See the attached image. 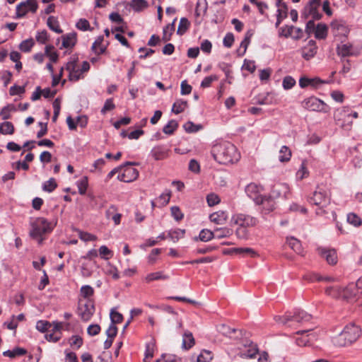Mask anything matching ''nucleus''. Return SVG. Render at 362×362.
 Instances as JSON below:
<instances>
[{
    "mask_svg": "<svg viewBox=\"0 0 362 362\" xmlns=\"http://www.w3.org/2000/svg\"><path fill=\"white\" fill-rule=\"evenodd\" d=\"M211 154L221 164H230L239 160L240 155L236 147L228 141L217 143L212 146Z\"/></svg>",
    "mask_w": 362,
    "mask_h": 362,
    "instance_id": "1",
    "label": "nucleus"
},
{
    "mask_svg": "<svg viewBox=\"0 0 362 362\" xmlns=\"http://www.w3.org/2000/svg\"><path fill=\"white\" fill-rule=\"evenodd\" d=\"M30 236L41 245L45 239L44 236L53 230L54 224L45 218L38 217L30 221Z\"/></svg>",
    "mask_w": 362,
    "mask_h": 362,
    "instance_id": "2",
    "label": "nucleus"
},
{
    "mask_svg": "<svg viewBox=\"0 0 362 362\" xmlns=\"http://www.w3.org/2000/svg\"><path fill=\"white\" fill-rule=\"evenodd\" d=\"M309 203L318 206L316 210L317 215H324L327 213L326 208L330 204V192L323 186H317L313 195L308 199Z\"/></svg>",
    "mask_w": 362,
    "mask_h": 362,
    "instance_id": "3",
    "label": "nucleus"
},
{
    "mask_svg": "<svg viewBox=\"0 0 362 362\" xmlns=\"http://www.w3.org/2000/svg\"><path fill=\"white\" fill-rule=\"evenodd\" d=\"M64 69L68 72L69 81L76 82L84 78L83 74L90 69V64L85 61L81 66H79L78 64V58H71Z\"/></svg>",
    "mask_w": 362,
    "mask_h": 362,
    "instance_id": "4",
    "label": "nucleus"
},
{
    "mask_svg": "<svg viewBox=\"0 0 362 362\" xmlns=\"http://www.w3.org/2000/svg\"><path fill=\"white\" fill-rule=\"evenodd\" d=\"M361 334L359 327L350 324L336 337L335 343L341 346H346L356 341Z\"/></svg>",
    "mask_w": 362,
    "mask_h": 362,
    "instance_id": "5",
    "label": "nucleus"
},
{
    "mask_svg": "<svg viewBox=\"0 0 362 362\" xmlns=\"http://www.w3.org/2000/svg\"><path fill=\"white\" fill-rule=\"evenodd\" d=\"M320 2L321 0H310L301 12V18L320 20L322 18V14L319 11Z\"/></svg>",
    "mask_w": 362,
    "mask_h": 362,
    "instance_id": "6",
    "label": "nucleus"
},
{
    "mask_svg": "<svg viewBox=\"0 0 362 362\" xmlns=\"http://www.w3.org/2000/svg\"><path fill=\"white\" fill-rule=\"evenodd\" d=\"M134 163L127 162L124 165L120 166L121 173L117 179L124 182H130L135 180L139 176V171L133 167Z\"/></svg>",
    "mask_w": 362,
    "mask_h": 362,
    "instance_id": "7",
    "label": "nucleus"
},
{
    "mask_svg": "<svg viewBox=\"0 0 362 362\" xmlns=\"http://www.w3.org/2000/svg\"><path fill=\"white\" fill-rule=\"evenodd\" d=\"M262 187L255 183H250L247 185L245 192L247 195L251 198L257 204H265L266 202H269L266 197L262 196Z\"/></svg>",
    "mask_w": 362,
    "mask_h": 362,
    "instance_id": "8",
    "label": "nucleus"
},
{
    "mask_svg": "<svg viewBox=\"0 0 362 362\" xmlns=\"http://www.w3.org/2000/svg\"><path fill=\"white\" fill-rule=\"evenodd\" d=\"M303 105L305 109L310 111H317L327 113L330 110L329 105L315 97H310L305 100L303 103Z\"/></svg>",
    "mask_w": 362,
    "mask_h": 362,
    "instance_id": "9",
    "label": "nucleus"
},
{
    "mask_svg": "<svg viewBox=\"0 0 362 362\" xmlns=\"http://www.w3.org/2000/svg\"><path fill=\"white\" fill-rule=\"evenodd\" d=\"M231 223L237 225L238 227L248 228L255 226L257 223V220L250 215L238 214L233 216Z\"/></svg>",
    "mask_w": 362,
    "mask_h": 362,
    "instance_id": "10",
    "label": "nucleus"
},
{
    "mask_svg": "<svg viewBox=\"0 0 362 362\" xmlns=\"http://www.w3.org/2000/svg\"><path fill=\"white\" fill-rule=\"evenodd\" d=\"M334 118L337 123L342 127H345L346 125L351 126L352 124L351 112L347 107L337 109L334 114Z\"/></svg>",
    "mask_w": 362,
    "mask_h": 362,
    "instance_id": "11",
    "label": "nucleus"
},
{
    "mask_svg": "<svg viewBox=\"0 0 362 362\" xmlns=\"http://www.w3.org/2000/svg\"><path fill=\"white\" fill-rule=\"evenodd\" d=\"M78 310V315L81 316V319L84 321H88L93 315L95 308L93 303L88 299L85 302L83 300L79 301Z\"/></svg>",
    "mask_w": 362,
    "mask_h": 362,
    "instance_id": "12",
    "label": "nucleus"
},
{
    "mask_svg": "<svg viewBox=\"0 0 362 362\" xmlns=\"http://www.w3.org/2000/svg\"><path fill=\"white\" fill-rule=\"evenodd\" d=\"M332 32L335 37H346L349 33V28L344 21L334 20L330 25Z\"/></svg>",
    "mask_w": 362,
    "mask_h": 362,
    "instance_id": "13",
    "label": "nucleus"
},
{
    "mask_svg": "<svg viewBox=\"0 0 362 362\" xmlns=\"http://www.w3.org/2000/svg\"><path fill=\"white\" fill-rule=\"evenodd\" d=\"M37 9L36 0H27L21 2L16 6V16L18 18H22L29 11L35 13Z\"/></svg>",
    "mask_w": 362,
    "mask_h": 362,
    "instance_id": "14",
    "label": "nucleus"
},
{
    "mask_svg": "<svg viewBox=\"0 0 362 362\" xmlns=\"http://www.w3.org/2000/svg\"><path fill=\"white\" fill-rule=\"evenodd\" d=\"M326 83V81L317 77L310 78L306 76H302L299 79V86L301 88H310L313 89H317L322 88V85Z\"/></svg>",
    "mask_w": 362,
    "mask_h": 362,
    "instance_id": "15",
    "label": "nucleus"
},
{
    "mask_svg": "<svg viewBox=\"0 0 362 362\" xmlns=\"http://www.w3.org/2000/svg\"><path fill=\"white\" fill-rule=\"evenodd\" d=\"M281 319L283 324H286L290 321L303 322L309 321L311 319V315L303 310H298L293 315H285Z\"/></svg>",
    "mask_w": 362,
    "mask_h": 362,
    "instance_id": "16",
    "label": "nucleus"
},
{
    "mask_svg": "<svg viewBox=\"0 0 362 362\" xmlns=\"http://www.w3.org/2000/svg\"><path fill=\"white\" fill-rule=\"evenodd\" d=\"M318 254L324 259H326L328 264H335L337 262V252L334 249H329L326 247H318Z\"/></svg>",
    "mask_w": 362,
    "mask_h": 362,
    "instance_id": "17",
    "label": "nucleus"
},
{
    "mask_svg": "<svg viewBox=\"0 0 362 362\" xmlns=\"http://www.w3.org/2000/svg\"><path fill=\"white\" fill-rule=\"evenodd\" d=\"M274 102V94L272 92H259L252 98V103L269 105Z\"/></svg>",
    "mask_w": 362,
    "mask_h": 362,
    "instance_id": "18",
    "label": "nucleus"
},
{
    "mask_svg": "<svg viewBox=\"0 0 362 362\" xmlns=\"http://www.w3.org/2000/svg\"><path fill=\"white\" fill-rule=\"evenodd\" d=\"M337 54L341 57H346L350 56H356L358 51L353 47L351 44L346 43L341 44L337 47Z\"/></svg>",
    "mask_w": 362,
    "mask_h": 362,
    "instance_id": "19",
    "label": "nucleus"
},
{
    "mask_svg": "<svg viewBox=\"0 0 362 362\" xmlns=\"http://www.w3.org/2000/svg\"><path fill=\"white\" fill-rule=\"evenodd\" d=\"M317 47L314 40H310L306 46H305L302 50L301 54L302 57L306 59L309 60L313 58L315 54L317 53Z\"/></svg>",
    "mask_w": 362,
    "mask_h": 362,
    "instance_id": "20",
    "label": "nucleus"
},
{
    "mask_svg": "<svg viewBox=\"0 0 362 362\" xmlns=\"http://www.w3.org/2000/svg\"><path fill=\"white\" fill-rule=\"evenodd\" d=\"M169 149L163 146H157L152 148L151 156L156 160H163L168 157Z\"/></svg>",
    "mask_w": 362,
    "mask_h": 362,
    "instance_id": "21",
    "label": "nucleus"
},
{
    "mask_svg": "<svg viewBox=\"0 0 362 362\" xmlns=\"http://www.w3.org/2000/svg\"><path fill=\"white\" fill-rule=\"evenodd\" d=\"M325 292L327 296L332 298L343 299V287L340 286L332 285L327 286Z\"/></svg>",
    "mask_w": 362,
    "mask_h": 362,
    "instance_id": "22",
    "label": "nucleus"
},
{
    "mask_svg": "<svg viewBox=\"0 0 362 362\" xmlns=\"http://www.w3.org/2000/svg\"><path fill=\"white\" fill-rule=\"evenodd\" d=\"M62 47L72 48L77 42V34L74 32L69 33L62 36Z\"/></svg>",
    "mask_w": 362,
    "mask_h": 362,
    "instance_id": "23",
    "label": "nucleus"
},
{
    "mask_svg": "<svg viewBox=\"0 0 362 362\" xmlns=\"http://www.w3.org/2000/svg\"><path fill=\"white\" fill-rule=\"evenodd\" d=\"M209 219L211 222L216 224L223 225L228 219V214L224 211H218L211 214L209 216Z\"/></svg>",
    "mask_w": 362,
    "mask_h": 362,
    "instance_id": "24",
    "label": "nucleus"
},
{
    "mask_svg": "<svg viewBox=\"0 0 362 362\" xmlns=\"http://www.w3.org/2000/svg\"><path fill=\"white\" fill-rule=\"evenodd\" d=\"M289 192L288 185L284 183H279L275 185L272 188V194L274 197H286Z\"/></svg>",
    "mask_w": 362,
    "mask_h": 362,
    "instance_id": "25",
    "label": "nucleus"
},
{
    "mask_svg": "<svg viewBox=\"0 0 362 362\" xmlns=\"http://www.w3.org/2000/svg\"><path fill=\"white\" fill-rule=\"evenodd\" d=\"M233 233V229L227 227L216 228L214 230V238L217 239L230 237L232 235Z\"/></svg>",
    "mask_w": 362,
    "mask_h": 362,
    "instance_id": "26",
    "label": "nucleus"
},
{
    "mask_svg": "<svg viewBox=\"0 0 362 362\" xmlns=\"http://www.w3.org/2000/svg\"><path fill=\"white\" fill-rule=\"evenodd\" d=\"M286 243L289 247L298 254L303 253V247L300 240L294 237H289L286 238Z\"/></svg>",
    "mask_w": 362,
    "mask_h": 362,
    "instance_id": "27",
    "label": "nucleus"
},
{
    "mask_svg": "<svg viewBox=\"0 0 362 362\" xmlns=\"http://www.w3.org/2000/svg\"><path fill=\"white\" fill-rule=\"evenodd\" d=\"M185 234V229L177 228L170 230L168 233V237L174 243L184 238Z\"/></svg>",
    "mask_w": 362,
    "mask_h": 362,
    "instance_id": "28",
    "label": "nucleus"
},
{
    "mask_svg": "<svg viewBox=\"0 0 362 362\" xmlns=\"http://www.w3.org/2000/svg\"><path fill=\"white\" fill-rule=\"evenodd\" d=\"M214 238V231L208 229H202L198 237H195L194 240L195 241L200 240L202 242H208Z\"/></svg>",
    "mask_w": 362,
    "mask_h": 362,
    "instance_id": "29",
    "label": "nucleus"
},
{
    "mask_svg": "<svg viewBox=\"0 0 362 362\" xmlns=\"http://www.w3.org/2000/svg\"><path fill=\"white\" fill-rule=\"evenodd\" d=\"M327 26L324 23H318L315 30V37L317 39H325L327 35Z\"/></svg>",
    "mask_w": 362,
    "mask_h": 362,
    "instance_id": "30",
    "label": "nucleus"
},
{
    "mask_svg": "<svg viewBox=\"0 0 362 362\" xmlns=\"http://www.w3.org/2000/svg\"><path fill=\"white\" fill-rule=\"evenodd\" d=\"M171 197V192L170 189H165L158 198L156 202H158V207H163L167 205Z\"/></svg>",
    "mask_w": 362,
    "mask_h": 362,
    "instance_id": "31",
    "label": "nucleus"
},
{
    "mask_svg": "<svg viewBox=\"0 0 362 362\" xmlns=\"http://www.w3.org/2000/svg\"><path fill=\"white\" fill-rule=\"evenodd\" d=\"M47 24L49 28L53 30L54 32L59 34L62 33L63 30L61 29L59 26V23L57 17L49 16L47 18Z\"/></svg>",
    "mask_w": 362,
    "mask_h": 362,
    "instance_id": "32",
    "label": "nucleus"
},
{
    "mask_svg": "<svg viewBox=\"0 0 362 362\" xmlns=\"http://www.w3.org/2000/svg\"><path fill=\"white\" fill-rule=\"evenodd\" d=\"M103 36H99L92 45V49L95 54L99 55L105 52L106 47L103 45Z\"/></svg>",
    "mask_w": 362,
    "mask_h": 362,
    "instance_id": "33",
    "label": "nucleus"
},
{
    "mask_svg": "<svg viewBox=\"0 0 362 362\" xmlns=\"http://www.w3.org/2000/svg\"><path fill=\"white\" fill-rule=\"evenodd\" d=\"M194 343L192 334L189 332H186L183 335L182 347L185 349H189L194 345Z\"/></svg>",
    "mask_w": 362,
    "mask_h": 362,
    "instance_id": "34",
    "label": "nucleus"
},
{
    "mask_svg": "<svg viewBox=\"0 0 362 362\" xmlns=\"http://www.w3.org/2000/svg\"><path fill=\"white\" fill-rule=\"evenodd\" d=\"M168 278V276L164 274L163 272H156L147 274L145 277V280L146 282L149 283L156 280H165Z\"/></svg>",
    "mask_w": 362,
    "mask_h": 362,
    "instance_id": "35",
    "label": "nucleus"
},
{
    "mask_svg": "<svg viewBox=\"0 0 362 362\" xmlns=\"http://www.w3.org/2000/svg\"><path fill=\"white\" fill-rule=\"evenodd\" d=\"M291 158V151L286 146H283L279 151V160L281 163L288 162Z\"/></svg>",
    "mask_w": 362,
    "mask_h": 362,
    "instance_id": "36",
    "label": "nucleus"
},
{
    "mask_svg": "<svg viewBox=\"0 0 362 362\" xmlns=\"http://www.w3.org/2000/svg\"><path fill=\"white\" fill-rule=\"evenodd\" d=\"M45 54L49 57L52 62L56 63L59 59L58 53L54 50L53 45H47L45 47Z\"/></svg>",
    "mask_w": 362,
    "mask_h": 362,
    "instance_id": "37",
    "label": "nucleus"
},
{
    "mask_svg": "<svg viewBox=\"0 0 362 362\" xmlns=\"http://www.w3.org/2000/svg\"><path fill=\"white\" fill-rule=\"evenodd\" d=\"M15 111H16V106L13 104H8L1 109L0 116L2 119L6 120L10 118L11 112Z\"/></svg>",
    "mask_w": 362,
    "mask_h": 362,
    "instance_id": "38",
    "label": "nucleus"
},
{
    "mask_svg": "<svg viewBox=\"0 0 362 362\" xmlns=\"http://www.w3.org/2000/svg\"><path fill=\"white\" fill-rule=\"evenodd\" d=\"M26 350L23 348L17 347L13 350H8L3 353L4 356H7L9 358H15L16 356H20L25 355L26 354Z\"/></svg>",
    "mask_w": 362,
    "mask_h": 362,
    "instance_id": "39",
    "label": "nucleus"
},
{
    "mask_svg": "<svg viewBox=\"0 0 362 362\" xmlns=\"http://www.w3.org/2000/svg\"><path fill=\"white\" fill-rule=\"evenodd\" d=\"M187 106V102L183 100H176L172 108V111L175 114H179L183 112Z\"/></svg>",
    "mask_w": 362,
    "mask_h": 362,
    "instance_id": "40",
    "label": "nucleus"
},
{
    "mask_svg": "<svg viewBox=\"0 0 362 362\" xmlns=\"http://www.w3.org/2000/svg\"><path fill=\"white\" fill-rule=\"evenodd\" d=\"M233 251L237 254L246 255L252 257L259 256L258 253L255 250L250 247H237L234 248Z\"/></svg>",
    "mask_w": 362,
    "mask_h": 362,
    "instance_id": "41",
    "label": "nucleus"
},
{
    "mask_svg": "<svg viewBox=\"0 0 362 362\" xmlns=\"http://www.w3.org/2000/svg\"><path fill=\"white\" fill-rule=\"evenodd\" d=\"M190 23L186 18H182L177 30V35H182L189 28Z\"/></svg>",
    "mask_w": 362,
    "mask_h": 362,
    "instance_id": "42",
    "label": "nucleus"
},
{
    "mask_svg": "<svg viewBox=\"0 0 362 362\" xmlns=\"http://www.w3.org/2000/svg\"><path fill=\"white\" fill-rule=\"evenodd\" d=\"M14 132V127L10 122H4L0 124V133L3 134H12Z\"/></svg>",
    "mask_w": 362,
    "mask_h": 362,
    "instance_id": "43",
    "label": "nucleus"
},
{
    "mask_svg": "<svg viewBox=\"0 0 362 362\" xmlns=\"http://www.w3.org/2000/svg\"><path fill=\"white\" fill-rule=\"evenodd\" d=\"M35 42L33 38L27 39L21 42L19 49L23 52H29L34 46Z\"/></svg>",
    "mask_w": 362,
    "mask_h": 362,
    "instance_id": "44",
    "label": "nucleus"
},
{
    "mask_svg": "<svg viewBox=\"0 0 362 362\" xmlns=\"http://www.w3.org/2000/svg\"><path fill=\"white\" fill-rule=\"evenodd\" d=\"M347 221L349 223L357 227L362 224L361 218L354 213H349L347 215Z\"/></svg>",
    "mask_w": 362,
    "mask_h": 362,
    "instance_id": "45",
    "label": "nucleus"
},
{
    "mask_svg": "<svg viewBox=\"0 0 362 362\" xmlns=\"http://www.w3.org/2000/svg\"><path fill=\"white\" fill-rule=\"evenodd\" d=\"M174 30V23H173L172 24H168L163 28V40L164 42H168L170 40L171 35L173 33Z\"/></svg>",
    "mask_w": 362,
    "mask_h": 362,
    "instance_id": "46",
    "label": "nucleus"
},
{
    "mask_svg": "<svg viewBox=\"0 0 362 362\" xmlns=\"http://www.w3.org/2000/svg\"><path fill=\"white\" fill-rule=\"evenodd\" d=\"M258 349L256 345L252 344L251 348L245 352L240 353V357L243 358H253L256 356Z\"/></svg>",
    "mask_w": 362,
    "mask_h": 362,
    "instance_id": "47",
    "label": "nucleus"
},
{
    "mask_svg": "<svg viewBox=\"0 0 362 362\" xmlns=\"http://www.w3.org/2000/svg\"><path fill=\"white\" fill-rule=\"evenodd\" d=\"M88 177H83L77 182V187L80 194H85L88 188Z\"/></svg>",
    "mask_w": 362,
    "mask_h": 362,
    "instance_id": "48",
    "label": "nucleus"
},
{
    "mask_svg": "<svg viewBox=\"0 0 362 362\" xmlns=\"http://www.w3.org/2000/svg\"><path fill=\"white\" fill-rule=\"evenodd\" d=\"M213 358V354L208 350H203L197 357V362H209Z\"/></svg>",
    "mask_w": 362,
    "mask_h": 362,
    "instance_id": "49",
    "label": "nucleus"
},
{
    "mask_svg": "<svg viewBox=\"0 0 362 362\" xmlns=\"http://www.w3.org/2000/svg\"><path fill=\"white\" fill-rule=\"evenodd\" d=\"M177 127V123L175 120H170L167 124L163 127V132L166 134H172Z\"/></svg>",
    "mask_w": 362,
    "mask_h": 362,
    "instance_id": "50",
    "label": "nucleus"
},
{
    "mask_svg": "<svg viewBox=\"0 0 362 362\" xmlns=\"http://www.w3.org/2000/svg\"><path fill=\"white\" fill-rule=\"evenodd\" d=\"M57 187V185L55 180L54 178H50L43 184L42 189L48 192H52L56 189Z\"/></svg>",
    "mask_w": 362,
    "mask_h": 362,
    "instance_id": "51",
    "label": "nucleus"
},
{
    "mask_svg": "<svg viewBox=\"0 0 362 362\" xmlns=\"http://www.w3.org/2000/svg\"><path fill=\"white\" fill-rule=\"evenodd\" d=\"M293 30V25H286L284 27H281L279 29V37H285L286 38H288L289 37H291L292 33Z\"/></svg>",
    "mask_w": 362,
    "mask_h": 362,
    "instance_id": "52",
    "label": "nucleus"
},
{
    "mask_svg": "<svg viewBox=\"0 0 362 362\" xmlns=\"http://www.w3.org/2000/svg\"><path fill=\"white\" fill-rule=\"evenodd\" d=\"M276 6L278 7L277 16H281L284 18H286L288 11V7L286 4L282 1H277Z\"/></svg>",
    "mask_w": 362,
    "mask_h": 362,
    "instance_id": "53",
    "label": "nucleus"
},
{
    "mask_svg": "<svg viewBox=\"0 0 362 362\" xmlns=\"http://www.w3.org/2000/svg\"><path fill=\"white\" fill-rule=\"evenodd\" d=\"M358 294L357 291L355 292H351L348 289V285L345 287H343V300H354L356 296Z\"/></svg>",
    "mask_w": 362,
    "mask_h": 362,
    "instance_id": "54",
    "label": "nucleus"
},
{
    "mask_svg": "<svg viewBox=\"0 0 362 362\" xmlns=\"http://www.w3.org/2000/svg\"><path fill=\"white\" fill-rule=\"evenodd\" d=\"M80 293L81 296L88 299L93 295L94 290L90 286L86 285L81 288Z\"/></svg>",
    "mask_w": 362,
    "mask_h": 362,
    "instance_id": "55",
    "label": "nucleus"
},
{
    "mask_svg": "<svg viewBox=\"0 0 362 362\" xmlns=\"http://www.w3.org/2000/svg\"><path fill=\"white\" fill-rule=\"evenodd\" d=\"M52 327V324L46 320H39L36 323V329L41 332H45Z\"/></svg>",
    "mask_w": 362,
    "mask_h": 362,
    "instance_id": "56",
    "label": "nucleus"
},
{
    "mask_svg": "<svg viewBox=\"0 0 362 362\" xmlns=\"http://www.w3.org/2000/svg\"><path fill=\"white\" fill-rule=\"evenodd\" d=\"M36 40L40 44H45L49 40V35L47 30L39 31L36 35Z\"/></svg>",
    "mask_w": 362,
    "mask_h": 362,
    "instance_id": "57",
    "label": "nucleus"
},
{
    "mask_svg": "<svg viewBox=\"0 0 362 362\" xmlns=\"http://www.w3.org/2000/svg\"><path fill=\"white\" fill-rule=\"evenodd\" d=\"M348 289L351 292L357 291L358 293L362 292V279H359L356 283L348 284Z\"/></svg>",
    "mask_w": 362,
    "mask_h": 362,
    "instance_id": "58",
    "label": "nucleus"
},
{
    "mask_svg": "<svg viewBox=\"0 0 362 362\" xmlns=\"http://www.w3.org/2000/svg\"><path fill=\"white\" fill-rule=\"evenodd\" d=\"M235 235L239 239L247 240L249 236V233L247 228L238 227L235 230Z\"/></svg>",
    "mask_w": 362,
    "mask_h": 362,
    "instance_id": "59",
    "label": "nucleus"
},
{
    "mask_svg": "<svg viewBox=\"0 0 362 362\" xmlns=\"http://www.w3.org/2000/svg\"><path fill=\"white\" fill-rule=\"evenodd\" d=\"M296 84V80L290 76L284 77L282 82V86L284 89H291Z\"/></svg>",
    "mask_w": 362,
    "mask_h": 362,
    "instance_id": "60",
    "label": "nucleus"
},
{
    "mask_svg": "<svg viewBox=\"0 0 362 362\" xmlns=\"http://www.w3.org/2000/svg\"><path fill=\"white\" fill-rule=\"evenodd\" d=\"M78 236L81 240L87 242V241H94L97 240V237L95 235L91 233L83 232L81 230L78 231Z\"/></svg>",
    "mask_w": 362,
    "mask_h": 362,
    "instance_id": "61",
    "label": "nucleus"
},
{
    "mask_svg": "<svg viewBox=\"0 0 362 362\" xmlns=\"http://www.w3.org/2000/svg\"><path fill=\"white\" fill-rule=\"evenodd\" d=\"M220 201L221 199L219 197L214 193H211L208 194L206 197V202L209 206H213L218 204L220 202Z\"/></svg>",
    "mask_w": 362,
    "mask_h": 362,
    "instance_id": "62",
    "label": "nucleus"
},
{
    "mask_svg": "<svg viewBox=\"0 0 362 362\" xmlns=\"http://www.w3.org/2000/svg\"><path fill=\"white\" fill-rule=\"evenodd\" d=\"M183 127H184L185 130L189 133L196 132L201 129V126L196 125L192 122H186L183 125Z\"/></svg>",
    "mask_w": 362,
    "mask_h": 362,
    "instance_id": "63",
    "label": "nucleus"
},
{
    "mask_svg": "<svg viewBox=\"0 0 362 362\" xmlns=\"http://www.w3.org/2000/svg\"><path fill=\"white\" fill-rule=\"evenodd\" d=\"M111 323L115 325L116 323H120L123 320V316L121 313L112 310L110 313Z\"/></svg>",
    "mask_w": 362,
    "mask_h": 362,
    "instance_id": "64",
    "label": "nucleus"
}]
</instances>
